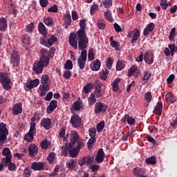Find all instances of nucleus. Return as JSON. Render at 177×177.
I'll return each instance as SVG.
<instances>
[{"label": "nucleus", "mask_w": 177, "mask_h": 177, "mask_svg": "<svg viewBox=\"0 0 177 177\" xmlns=\"http://www.w3.org/2000/svg\"><path fill=\"white\" fill-rule=\"evenodd\" d=\"M85 19H82L79 22L80 28L76 32L78 38V48L79 49H85L88 48V44H89V38L86 35L85 28H86V23Z\"/></svg>", "instance_id": "nucleus-1"}, {"label": "nucleus", "mask_w": 177, "mask_h": 177, "mask_svg": "<svg viewBox=\"0 0 177 177\" xmlns=\"http://www.w3.org/2000/svg\"><path fill=\"white\" fill-rule=\"evenodd\" d=\"M55 56V53H52V51L48 50L46 48H41L40 50V58L39 60L45 66H49V62H50V57H53Z\"/></svg>", "instance_id": "nucleus-2"}, {"label": "nucleus", "mask_w": 177, "mask_h": 177, "mask_svg": "<svg viewBox=\"0 0 177 177\" xmlns=\"http://www.w3.org/2000/svg\"><path fill=\"white\" fill-rule=\"evenodd\" d=\"M12 80L8 77V73L0 72V84H1L3 89L9 91V89L12 88V86H10Z\"/></svg>", "instance_id": "nucleus-3"}, {"label": "nucleus", "mask_w": 177, "mask_h": 177, "mask_svg": "<svg viewBox=\"0 0 177 177\" xmlns=\"http://www.w3.org/2000/svg\"><path fill=\"white\" fill-rule=\"evenodd\" d=\"M20 53L13 50L10 55V64H12V67H19L20 66Z\"/></svg>", "instance_id": "nucleus-4"}, {"label": "nucleus", "mask_w": 177, "mask_h": 177, "mask_svg": "<svg viewBox=\"0 0 177 177\" xmlns=\"http://www.w3.org/2000/svg\"><path fill=\"white\" fill-rule=\"evenodd\" d=\"M70 140L71 142L69 143V149H73L75 145V146H78V142L83 143L82 140L80 139V134H78V132H77L75 130L71 131Z\"/></svg>", "instance_id": "nucleus-5"}, {"label": "nucleus", "mask_w": 177, "mask_h": 177, "mask_svg": "<svg viewBox=\"0 0 177 177\" xmlns=\"http://www.w3.org/2000/svg\"><path fill=\"white\" fill-rule=\"evenodd\" d=\"M8 135H9V131L6 128V124L0 122V142H5L8 138Z\"/></svg>", "instance_id": "nucleus-6"}, {"label": "nucleus", "mask_w": 177, "mask_h": 177, "mask_svg": "<svg viewBox=\"0 0 177 177\" xmlns=\"http://www.w3.org/2000/svg\"><path fill=\"white\" fill-rule=\"evenodd\" d=\"M68 44L72 48L78 49V35H77V33L71 32L69 35Z\"/></svg>", "instance_id": "nucleus-7"}, {"label": "nucleus", "mask_w": 177, "mask_h": 177, "mask_svg": "<svg viewBox=\"0 0 177 177\" xmlns=\"http://www.w3.org/2000/svg\"><path fill=\"white\" fill-rule=\"evenodd\" d=\"M108 107L109 106L103 102H96V104H95V113L99 114L100 113H102L103 114L104 113H106V111H107Z\"/></svg>", "instance_id": "nucleus-8"}, {"label": "nucleus", "mask_w": 177, "mask_h": 177, "mask_svg": "<svg viewBox=\"0 0 177 177\" xmlns=\"http://www.w3.org/2000/svg\"><path fill=\"white\" fill-rule=\"evenodd\" d=\"M44 67H48V66H46L45 64L41 61H37L33 64L32 70L35 74H42Z\"/></svg>", "instance_id": "nucleus-9"}, {"label": "nucleus", "mask_w": 177, "mask_h": 177, "mask_svg": "<svg viewBox=\"0 0 177 177\" xmlns=\"http://www.w3.org/2000/svg\"><path fill=\"white\" fill-rule=\"evenodd\" d=\"M95 159L90 156H84L81 159L77 160V164L80 167H84V165H91Z\"/></svg>", "instance_id": "nucleus-10"}, {"label": "nucleus", "mask_w": 177, "mask_h": 177, "mask_svg": "<svg viewBox=\"0 0 177 177\" xmlns=\"http://www.w3.org/2000/svg\"><path fill=\"white\" fill-rule=\"evenodd\" d=\"M2 156H4L1 159V162H9L12 161V153L10 152V149L6 147L3 149Z\"/></svg>", "instance_id": "nucleus-11"}, {"label": "nucleus", "mask_w": 177, "mask_h": 177, "mask_svg": "<svg viewBox=\"0 0 177 177\" xmlns=\"http://www.w3.org/2000/svg\"><path fill=\"white\" fill-rule=\"evenodd\" d=\"M82 146H84V142H78V145H75L74 148L69 150V156L73 157V158L77 157L78 153H80V150H81Z\"/></svg>", "instance_id": "nucleus-12"}, {"label": "nucleus", "mask_w": 177, "mask_h": 177, "mask_svg": "<svg viewBox=\"0 0 177 177\" xmlns=\"http://www.w3.org/2000/svg\"><path fill=\"white\" fill-rule=\"evenodd\" d=\"M70 122L73 128H80L82 125V120L78 115H72Z\"/></svg>", "instance_id": "nucleus-13"}, {"label": "nucleus", "mask_w": 177, "mask_h": 177, "mask_svg": "<svg viewBox=\"0 0 177 177\" xmlns=\"http://www.w3.org/2000/svg\"><path fill=\"white\" fill-rule=\"evenodd\" d=\"M123 124H127L130 126L135 125L136 124V120L135 118L131 117L129 114H125L120 120Z\"/></svg>", "instance_id": "nucleus-14"}, {"label": "nucleus", "mask_w": 177, "mask_h": 177, "mask_svg": "<svg viewBox=\"0 0 177 177\" xmlns=\"http://www.w3.org/2000/svg\"><path fill=\"white\" fill-rule=\"evenodd\" d=\"M144 60L147 64H153L154 63V54L150 51H147L144 55Z\"/></svg>", "instance_id": "nucleus-15"}, {"label": "nucleus", "mask_w": 177, "mask_h": 177, "mask_svg": "<svg viewBox=\"0 0 177 177\" xmlns=\"http://www.w3.org/2000/svg\"><path fill=\"white\" fill-rule=\"evenodd\" d=\"M104 156H106V153H104V151L102 148H100L97 153V156H95V162H97V164H102V162L104 161Z\"/></svg>", "instance_id": "nucleus-16"}, {"label": "nucleus", "mask_w": 177, "mask_h": 177, "mask_svg": "<svg viewBox=\"0 0 177 177\" xmlns=\"http://www.w3.org/2000/svg\"><path fill=\"white\" fill-rule=\"evenodd\" d=\"M40 127H43L44 129H50L52 128V120L49 118H43L40 122Z\"/></svg>", "instance_id": "nucleus-17"}, {"label": "nucleus", "mask_w": 177, "mask_h": 177, "mask_svg": "<svg viewBox=\"0 0 177 177\" xmlns=\"http://www.w3.org/2000/svg\"><path fill=\"white\" fill-rule=\"evenodd\" d=\"M28 152L30 157H35L38 154V146L37 145L32 143L28 147Z\"/></svg>", "instance_id": "nucleus-18"}, {"label": "nucleus", "mask_w": 177, "mask_h": 177, "mask_svg": "<svg viewBox=\"0 0 177 177\" xmlns=\"http://www.w3.org/2000/svg\"><path fill=\"white\" fill-rule=\"evenodd\" d=\"M39 85V79L36 78L32 80L29 82L28 84H26V91H31V89H34V88H37Z\"/></svg>", "instance_id": "nucleus-19"}, {"label": "nucleus", "mask_w": 177, "mask_h": 177, "mask_svg": "<svg viewBox=\"0 0 177 177\" xmlns=\"http://www.w3.org/2000/svg\"><path fill=\"white\" fill-rule=\"evenodd\" d=\"M21 113H23V105L21 103L15 104L12 108V115H19V114H21Z\"/></svg>", "instance_id": "nucleus-20"}, {"label": "nucleus", "mask_w": 177, "mask_h": 177, "mask_svg": "<svg viewBox=\"0 0 177 177\" xmlns=\"http://www.w3.org/2000/svg\"><path fill=\"white\" fill-rule=\"evenodd\" d=\"M102 66V62L99 59L94 60L90 65V67L93 71H99Z\"/></svg>", "instance_id": "nucleus-21"}, {"label": "nucleus", "mask_w": 177, "mask_h": 177, "mask_svg": "<svg viewBox=\"0 0 177 177\" xmlns=\"http://www.w3.org/2000/svg\"><path fill=\"white\" fill-rule=\"evenodd\" d=\"M57 101L56 100H52L50 102V104L48 105V106H47L46 109V113L48 114H50L52 113V112L57 109Z\"/></svg>", "instance_id": "nucleus-22"}, {"label": "nucleus", "mask_w": 177, "mask_h": 177, "mask_svg": "<svg viewBox=\"0 0 177 177\" xmlns=\"http://www.w3.org/2000/svg\"><path fill=\"white\" fill-rule=\"evenodd\" d=\"M38 31L41 35H47L48 30L46 29V26L42 22H39L37 26Z\"/></svg>", "instance_id": "nucleus-23"}, {"label": "nucleus", "mask_w": 177, "mask_h": 177, "mask_svg": "<svg viewBox=\"0 0 177 177\" xmlns=\"http://www.w3.org/2000/svg\"><path fill=\"white\" fill-rule=\"evenodd\" d=\"M44 162H33L31 168L33 171H42L44 169Z\"/></svg>", "instance_id": "nucleus-24"}, {"label": "nucleus", "mask_w": 177, "mask_h": 177, "mask_svg": "<svg viewBox=\"0 0 177 177\" xmlns=\"http://www.w3.org/2000/svg\"><path fill=\"white\" fill-rule=\"evenodd\" d=\"M165 100L166 102H170V103L173 104V103H175V102H176L177 98L176 97L174 96V94H172V93L168 92L165 95Z\"/></svg>", "instance_id": "nucleus-25"}, {"label": "nucleus", "mask_w": 177, "mask_h": 177, "mask_svg": "<svg viewBox=\"0 0 177 177\" xmlns=\"http://www.w3.org/2000/svg\"><path fill=\"white\" fill-rule=\"evenodd\" d=\"M8 28V21L5 17L0 18V31H5Z\"/></svg>", "instance_id": "nucleus-26"}, {"label": "nucleus", "mask_w": 177, "mask_h": 177, "mask_svg": "<svg viewBox=\"0 0 177 177\" xmlns=\"http://www.w3.org/2000/svg\"><path fill=\"white\" fill-rule=\"evenodd\" d=\"M153 113L154 114H157V115H161V113H162V102H158V104L154 108Z\"/></svg>", "instance_id": "nucleus-27"}, {"label": "nucleus", "mask_w": 177, "mask_h": 177, "mask_svg": "<svg viewBox=\"0 0 177 177\" xmlns=\"http://www.w3.org/2000/svg\"><path fill=\"white\" fill-rule=\"evenodd\" d=\"M139 71H138V66L136 65H133L128 70V77H132L133 74H138Z\"/></svg>", "instance_id": "nucleus-28"}, {"label": "nucleus", "mask_w": 177, "mask_h": 177, "mask_svg": "<svg viewBox=\"0 0 177 177\" xmlns=\"http://www.w3.org/2000/svg\"><path fill=\"white\" fill-rule=\"evenodd\" d=\"M74 109V110H73ZM81 109V104L79 102V101H76L73 103V105L71 108V113L72 114H75V111H80Z\"/></svg>", "instance_id": "nucleus-29"}, {"label": "nucleus", "mask_w": 177, "mask_h": 177, "mask_svg": "<svg viewBox=\"0 0 177 177\" xmlns=\"http://www.w3.org/2000/svg\"><path fill=\"white\" fill-rule=\"evenodd\" d=\"M44 24H46L47 26V27H52V26H53L54 23H53V18L50 17H46L45 18H44L43 20Z\"/></svg>", "instance_id": "nucleus-30"}, {"label": "nucleus", "mask_w": 177, "mask_h": 177, "mask_svg": "<svg viewBox=\"0 0 177 177\" xmlns=\"http://www.w3.org/2000/svg\"><path fill=\"white\" fill-rule=\"evenodd\" d=\"M110 71L107 68L102 69L100 73V80H102V81H106L107 80V75H109V73Z\"/></svg>", "instance_id": "nucleus-31"}, {"label": "nucleus", "mask_w": 177, "mask_h": 177, "mask_svg": "<svg viewBox=\"0 0 177 177\" xmlns=\"http://www.w3.org/2000/svg\"><path fill=\"white\" fill-rule=\"evenodd\" d=\"M139 37H140V30L136 29L131 41V44H136V41H138Z\"/></svg>", "instance_id": "nucleus-32"}, {"label": "nucleus", "mask_w": 177, "mask_h": 177, "mask_svg": "<svg viewBox=\"0 0 177 177\" xmlns=\"http://www.w3.org/2000/svg\"><path fill=\"white\" fill-rule=\"evenodd\" d=\"M125 68V62L121 59H118L116 64V70L117 71H121Z\"/></svg>", "instance_id": "nucleus-33"}, {"label": "nucleus", "mask_w": 177, "mask_h": 177, "mask_svg": "<svg viewBox=\"0 0 177 177\" xmlns=\"http://www.w3.org/2000/svg\"><path fill=\"white\" fill-rule=\"evenodd\" d=\"M145 161L148 165H156L157 164V159L154 156L147 158Z\"/></svg>", "instance_id": "nucleus-34"}, {"label": "nucleus", "mask_w": 177, "mask_h": 177, "mask_svg": "<svg viewBox=\"0 0 177 177\" xmlns=\"http://www.w3.org/2000/svg\"><path fill=\"white\" fill-rule=\"evenodd\" d=\"M56 41H57V37H55V35H51L49 39H47V48H50Z\"/></svg>", "instance_id": "nucleus-35"}, {"label": "nucleus", "mask_w": 177, "mask_h": 177, "mask_svg": "<svg viewBox=\"0 0 177 177\" xmlns=\"http://www.w3.org/2000/svg\"><path fill=\"white\" fill-rule=\"evenodd\" d=\"M86 48H82V49H79L81 51V54H80V57L78 58V59L80 60H84L86 61L87 60V55H88V51H86Z\"/></svg>", "instance_id": "nucleus-36"}, {"label": "nucleus", "mask_w": 177, "mask_h": 177, "mask_svg": "<svg viewBox=\"0 0 177 177\" xmlns=\"http://www.w3.org/2000/svg\"><path fill=\"white\" fill-rule=\"evenodd\" d=\"M6 167H8L9 171H16L17 167L16 165L12 162V160L8 162H4Z\"/></svg>", "instance_id": "nucleus-37"}, {"label": "nucleus", "mask_w": 177, "mask_h": 177, "mask_svg": "<svg viewBox=\"0 0 177 177\" xmlns=\"http://www.w3.org/2000/svg\"><path fill=\"white\" fill-rule=\"evenodd\" d=\"M36 127L37 124L35 122H31L30 127L28 133L34 136L37 135V128H35Z\"/></svg>", "instance_id": "nucleus-38"}, {"label": "nucleus", "mask_w": 177, "mask_h": 177, "mask_svg": "<svg viewBox=\"0 0 177 177\" xmlns=\"http://www.w3.org/2000/svg\"><path fill=\"white\" fill-rule=\"evenodd\" d=\"M24 140H26L28 143H31L34 140V134H31L30 133H27L24 136Z\"/></svg>", "instance_id": "nucleus-39"}, {"label": "nucleus", "mask_w": 177, "mask_h": 177, "mask_svg": "<svg viewBox=\"0 0 177 177\" xmlns=\"http://www.w3.org/2000/svg\"><path fill=\"white\" fill-rule=\"evenodd\" d=\"M21 39L22 44H24L25 45H28L31 43V41L30 40V36L28 35H24L21 36Z\"/></svg>", "instance_id": "nucleus-40"}, {"label": "nucleus", "mask_w": 177, "mask_h": 177, "mask_svg": "<svg viewBox=\"0 0 177 177\" xmlns=\"http://www.w3.org/2000/svg\"><path fill=\"white\" fill-rule=\"evenodd\" d=\"M121 80L120 78H117L113 80V92H118V89H120V86H118V82H120Z\"/></svg>", "instance_id": "nucleus-41"}, {"label": "nucleus", "mask_w": 177, "mask_h": 177, "mask_svg": "<svg viewBox=\"0 0 177 177\" xmlns=\"http://www.w3.org/2000/svg\"><path fill=\"white\" fill-rule=\"evenodd\" d=\"M75 160H70L66 162V168H68L70 171H73L75 168Z\"/></svg>", "instance_id": "nucleus-42"}, {"label": "nucleus", "mask_w": 177, "mask_h": 177, "mask_svg": "<svg viewBox=\"0 0 177 177\" xmlns=\"http://www.w3.org/2000/svg\"><path fill=\"white\" fill-rule=\"evenodd\" d=\"M64 18L65 24H66L67 26H71V15L70 14H65L64 15Z\"/></svg>", "instance_id": "nucleus-43"}, {"label": "nucleus", "mask_w": 177, "mask_h": 177, "mask_svg": "<svg viewBox=\"0 0 177 177\" xmlns=\"http://www.w3.org/2000/svg\"><path fill=\"white\" fill-rule=\"evenodd\" d=\"M93 93L95 95V97H97V99L102 97V86L99 85L98 87H96Z\"/></svg>", "instance_id": "nucleus-44"}, {"label": "nucleus", "mask_w": 177, "mask_h": 177, "mask_svg": "<svg viewBox=\"0 0 177 177\" xmlns=\"http://www.w3.org/2000/svg\"><path fill=\"white\" fill-rule=\"evenodd\" d=\"M150 77H151V72L147 71L145 73L142 80V85H145V84H146V81H147V80H149Z\"/></svg>", "instance_id": "nucleus-45"}, {"label": "nucleus", "mask_w": 177, "mask_h": 177, "mask_svg": "<svg viewBox=\"0 0 177 177\" xmlns=\"http://www.w3.org/2000/svg\"><path fill=\"white\" fill-rule=\"evenodd\" d=\"M105 19L108 20V21H110L111 23H113L114 21V19H113V17L111 16V11L106 10L104 12Z\"/></svg>", "instance_id": "nucleus-46"}, {"label": "nucleus", "mask_w": 177, "mask_h": 177, "mask_svg": "<svg viewBox=\"0 0 177 177\" xmlns=\"http://www.w3.org/2000/svg\"><path fill=\"white\" fill-rule=\"evenodd\" d=\"M102 5L106 9H109V8H111L113 6V0H102Z\"/></svg>", "instance_id": "nucleus-47"}, {"label": "nucleus", "mask_w": 177, "mask_h": 177, "mask_svg": "<svg viewBox=\"0 0 177 177\" xmlns=\"http://www.w3.org/2000/svg\"><path fill=\"white\" fill-rule=\"evenodd\" d=\"M8 12L10 15H17V10L15 4H10L8 7Z\"/></svg>", "instance_id": "nucleus-48"}, {"label": "nucleus", "mask_w": 177, "mask_h": 177, "mask_svg": "<svg viewBox=\"0 0 177 177\" xmlns=\"http://www.w3.org/2000/svg\"><path fill=\"white\" fill-rule=\"evenodd\" d=\"M175 37H176V28H171L169 36V41H174L175 39Z\"/></svg>", "instance_id": "nucleus-49"}, {"label": "nucleus", "mask_w": 177, "mask_h": 177, "mask_svg": "<svg viewBox=\"0 0 177 177\" xmlns=\"http://www.w3.org/2000/svg\"><path fill=\"white\" fill-rule=\"evenodd\" d=\"M97 27L100 30H104L106 28V22L104 19H99L97 21Z\"/></svg>", "instance_id": "nucleus-50"}, {"label": "nucleus", "mask_w": 177, "mask_h": 177, "mask_svg": "<svg viewBox=\"0 0 177 177\" xmlns=\"http://www.w3.org/2000/svg\"><path fill=\"white\" fill-rule=\"evenodd\" d=\"M40 146L41 149H44V150H46L49 146H50V143L48 140H44L40 143Z\"/></svg>", "instance_id": "nucleus-51"}, {"label": "nucleus", "mask_w": 177, "mask_h": 177, "mask_svg": "<svg viewBox=\"0 0 177 177\" xmlns=\"http://www.w3.org/2000/svg\"><path fill=\"white\" fill-rule=\"evenodd\" d=\"M40 44L44 46L48 47V37H46V35H43V37L40 38Z\"/></svg>", "instance_id": "nucleus-52"}, {"label": "nucleus", "mask_w": 177, "mask_h": 177, "mask_svg": "<svg viewBox=\"0 0 177 177\" xmlns=\"http://www.w3.org/2000/svg\"><path fill=\"white\" fill-rule=\"evenodd\" d=\"M65 70H73V62L70 59H68L64 64Z\"/></svg>", "instance_id": "nucleus-53"}, {"label": "nucleus", "mask_w": 177, "mask_h": 177, "mask_svg": "<svg viewBox=\"0 0 177 177\" xmlns=\"http://www.w3.org/2000/svg\"><path fill=\"white\" fill-rule=\"evenodd\" d=\"M88 59L90 62L95 59V53H93V48H90L88 50Z\"/></svg>", "instance_id": "nucleus-54"}, {"label": "nucleus", "mask_w": 177, "mask_h": 177, "mask_svg": "<svg viewBox=\"0 0 177 177\" xmlns=\"http://www.w3.org/2000/svg\"><path fill=\"white\" fill-rule=\"evenodd\" d=\"M55 157H56V153H55V152H51L50 153H49L47 158V160L49 164H52V162L55 161Z\"/></svg>", "instance_id": "nucleus-55"}, {"label": "nucleus", "mask_w": 177, "mask_h": 177, "mask_svg": "<svg viewBox=\"0 0 177 177\" xmlns=\"http://www.w3.org/2000/svg\"><path fill=\"white\" fill-rule=\"evenodd\" d=\"M92 84L91 83H88L86 84L84 88H83V91L86 93H89L91 91H92Z\"/></svg>", "instance_id": "nucleus-56"}, {"label": "nucleus", "mask_w": 177, "mask_h": 177, "mask_svg": "<svg viewBox=\"0 0 177 177\" xmlns=\"http://www.w3.org/2000/svg\"><path fill=\"white\" fill-rule=\"evenodd\" d=\"M96 128L98 133L102 132V131H103V129H104V121H101L100 122H99L97 124Z\"/></svg>", "instance_id": "nucleus-57"}, {"label": "nucleus", "mask_w": 177, "mask_h": 177, "mask_svg": "<svg viewBox=\"0 0 177 177\" xmlns=\"http://www.w3.org/2000/svg\"><path fill=\"white\" fill-rule=\"evenodd\" d=\"M96 98H95V93H92L88 97V104H94L96 103Z\"/></svg>", "instance_id": "nucleus-58"}, {"label": "nucleus", "mask_w": 177, "mask_h": 177, "mask_svg": "<svg viewBox=\"0 0 177 177\" xmlns=\"http://www.w3.org/2000/svg\"><path fill=\"white\" fill-rule=\"evenodd\" d=\"M134 175L136 176H142V175H143V170H142V169L139 168V167H136L134 169Z\"/></svg>", "instance_id": "nucleus-59"}, {"label": "nucleus", "mask_w": 177, "mask_h": 177, "mask_svg": "<svg viewBox=\"0 0 177 177\" xmlns=\"http://www.w3.org/2000/svg\"><path fill=\"white\" fill-rule=\"evenodd\" d=\"M85 63H86V61L84 59H77V64L80 70H84L85 68Z\"/></svg>", "instance_id": "nucleus-60"}, {"label": "nucleus", "mask_w": 177, "mask_h": 177, "mask_svg": "<svg viewBox=\"0 0 177 177\" xmlns=\"http://www.w3.org/2000/svg\"><path fill=\"white\" fill-rule=\"evenodd\" d=\"M111 46L112 48H114L115 50H120V42H118L117 41H112L111 43Z\"/></svg>", "instance_id": "nucleus-61"}, {"label": "nucleus", "mask_w": 177, "mask_h": 177, "mask_svg": "<svg viewBox=\"0 0 177 177\" xmlns=\"http://www.w3.org/2000/svg\"><path fill=\"white\" fill-rule=\"evenodd\" d=\"M71 75H73V73L70 71H65L63 73V77L65 78V80H70L71 78Z\"/></svg>", "instance_id": "nucleus-62"}, {"label": "nucleus", "mask_w": 177, "mask_h": 177, "mask_svg": "<svg viewBox=\"0 0 177 177\" xmlns=\"http://www.w3.org/2000/svg\"><path fill=\"white\" fill-rule=\"evenodd\" d=\"M96 142V138L95 137H91V138H89L88 142H87V146L88 147V149H91V147H92V145H93V143Z\"/></svg>", "instance_id": "nucleus-63"}, {"label": "nucleus", "mask_w": 177, "mask_h": 177, "mask_svg": "<svg viewBox=\"0 0 177 177\" xmlns=\"http://www.w3.org/2000/svg\"><path fill=\"white\" fill-rule=\"evenodd\" d=\"M31 169L29 167H26L24 170V177H30L31 176Z\"/></svg>", "instance_id": "nucleus-64"}]
</instances>
